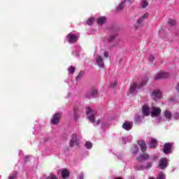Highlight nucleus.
I'll list each match as a JSON object with an SVG mask.
<instances>
[{
  "mask_svg": "<svg viewBox=\"0 0 179 179\" xmlns=\"http://www.w3.org/2000/svg\"><path fill=\"white\" fill-rule=\"evenodd\" d=\"M146 83H148V77L147 76H145L144 78V79L138 85V86L137 83H133L131 85L130 89H129V92H130L131 94H132V93H135V92H136V89H141V87H143V86H145L146 85Z\"/></svg>",
  "mask_w": 179,
  "mask_h": 179,
  "instance_id": "nucleus-1",
  "label": "nucleus"
},
{
  "mask_svg": "<svg viewBox=\"0 0 179 179\" xmlns=\"http://www.w3.org/2000/svg\"><path fill=\"white\" fill-rule=\"evenodd\" d=\"M62 115L59 113H55L51 118V124L52 125H57L61 121Z\"/></svg>",
  "mask_w": 179,
  "mask_h": 179,
  "instance_id": "nucleus-2",
  "label": "nucleus"
},
{
  "mask_svg": "<svg viewBox=\"0 0 179 179\" xmlns=\"http://www.w3.org/2000/svg\"><path fill=\"white\" fill-rule=\"evenodd\" d=\"M171 149H173V144L166 143L164 145L163 153H164V155H170V153H171Z\"/></svg>",
  "mask_w": 179,
  "mask_h": 179,
  "instance_id": "nucleus-3",
  "label": "nucleus"
},
{
  "mask_svg": "<svg viewBox=\"0 0 179 179\" xmlns=\"http://www.w3.org/2000/svg\"><path fill=\"white\" fill-rule=\"evenodd\" d=\"M169 159L167 158H162L159 160V167L162 170H164L167 167Z\"/></svg>",
  "mask_w": 179,
  "mask_h": 179,
  "instance_id": "nucleus-4",
  "label": "nucleus"
},
{
  "mask_svg": "<svg viewBox=\"0 0 179 179\" xmlns=\"http://www.w3.org/2000/svg\"><path fill=\"white\" fill-rule=\"evenodd\" d=\"M159 114H162V109L155 106H152L151 117H159Z\"/></svg>",
  "mask_w": 179,
  "mask_h": 179,
  "instance_id": "nucleus-5",
  "label": "nucleus"
},
{
  "mask_svg": "<svg viewBox=\"0 0 179 179\" xmlns=\"http://www.w3.org/2000/svg\"><path fill=\"white\" fill-rule=\"evenodd\" d=\"M151 98L154 101H157V99H162V92L159 90L152 92Z\"/></svg>",
  "mask_w": 179,
  "mask_h": 179,
  "instance_id": "nucleus-6",
  "label": "nucleus"
},
{
  "mask_svg": "<svg viewBox=\"0 0 179 179\" xmlns=\"http://www.w3.org/2000/svg\"><path fill=\"white\" fill-rule=\"evenodd\" d=\"M78 145H79V140L78 139L76 135H73L72 138L69 143L70 148H73V146H78Z\"/></svg>",
  "mask_w": 179,
  "mask_h": 179,
  "instance_id": "nucleus-7",
  "label": "nucleus"
},
{
  "mask_svg": "<svg viewBox=\"0 0 179 179\" xmlns=\"http://www.w3.org/2000/svg\"><path fill=\"white\" fill-rule=\"evenodd\" d=\"M97 94H99V90L96 88H92L87 94V97L88 99H94V97H97Z\"/></svg>",
  "mask_w": 179,
  "mask_h": 179,
  "instance_id": "nucleus-8",
  "label": "nucleus"
},
{
  "mask_svg": "<svg viewBox=\"0 0 179 179\" xmlns=\"http://www.w3.org/2000/svg\"><path fill=\"white\" fill-rule=\"evenodd\" d=\"M169 76L170 74H169L168 73H159L155 76V80H159L160 79H166V78H169Z\"/></svg>",
  "mask_w": 179,
  "mask_h": 179,
  "instance_id": "nucleus-9",
  "label": "nucleus"
},
{
  "mask_svg": "<svg viewBox=\"0 0 179 179\" xmlns=\"http://www.w3.org/2000/svg\"><path fill=\"white\" fill-rule=\"evenodd\" d=\"M67 36L69 37V43H70V44H75V43H76V41H78V36L77 35L69 34Z\"/></svg>",
  "mask_w": 179,
  "mask_h": 179,
  "instance_id": "nucleus-10",
  "label": "nucleus"
},
{
  "mask_svg": "<svg viewBox=\"0 0 179 179\" xmlns=\"http://www.w3.org/2000/svg\"><path fill=\"white\" fill-rule=\"evenodd\" d=\"M138 144L140 146L141 152H143V153H145V152H146L148 149V147H146V143H145V141L140 140L138 141Z\"/></svg>",
  "mask_w": 179,
  "mask_h": 179,
  "instance_id": "nucleus-11",
  "label": "nucleus"
},
{
  "mask_svg": "<svg viewBox=\"0 0 179 179\" xmlns=\"http://www.w3.org/2000/svg\"><path fill=\"white\" fill-rule=\"evenodd\" d=\"M142 112L143 115H145V117H148V115H150V108L146 105H144L143 106Z\"/></svg>",
  "mask_w": 179,
  "mask_h": 179,
  "instance_id": "nucleus-12",
  "label": "nucleus"
},
{
  "mask_svg": "<svg viewBox=\"0 0 179 179\" xmlns=\"http://www.w3.org/2000/svg\"><path fill=\"white\" fill-rule=\"evenodd\" d=\"M149 159H150L149 154H142L136 158V160H138V162H143V160H149Z\"/></svg>",
  "mask_w": 179,
  "mask_h": 179,
  "instance_id": "nucleus-13",
  "label": "nucleus"
},
{
  "mask_svg": "<svg viewBox=\"0 0 179 179\" xmlns=\"http://www.w3.org/2000/svg\"><path fill=\"white\" fill-rule=\"evenodd\" d=\"M96 62L100 68H104V62H103V57L99 55L96 57Z\"/></svg>",
  "mask_w": 179,
  "mask_h": 179,
  "instance_id": "nucleus-14",
  "label": "nucleus"
},
{
  "mask_svg": "<svg viewBox=\"0 0 179 179\" xmlns=\"http://www.w3.org/2000/svg\"><path fill=\"white\" fill-rule=\"evenodd\" d=\"M123 129H125L126 131H131L132 129V123L129 122H126L123 123L122 124Z\"/></svg>",
  "mask_w": 179,
  "mask_h": 179,
  "instance_id": "nucleus-15",
  "label": "nucleus"
},
{
  "mask_svg": "<svg viewBox=\"0 0 179 179\" xmlns=\"http://www.w3.org/2000/svg\"><path fill=\"white\" fill-rule=\"evenodd\" d=\"M125 2H127V0H122L121 3L119 4V6L115 8L116 12H121L122 9H124L125 6Z\"/></svg>",
  "mask_w": 179,
  "mask_h": 179,
  "instance_id": "nucleus-16",
  "label": "nucleus"
},
{
  "mask_svg": "<svg viewBox=\"0 0 179 179\" xmlns=\"http://www.w3.org/2000/svg\"><path fill=\"white\" fill-rule=\"evenodd\" d=\"M148 16H149V14L145 13L143 16H141L140 18H138L137 20L138 24H142V23L143 22V20H145V19H148Z\"/></svg>",
  "mask_w": 179,
  "mask_h": 179,
  "instance_id": "nucleus-17",
  "label": "nucleus"
},
{
  "mask_svg": "<svg viewBox=\"0 0 179 179\" xmlns=\"http://www.w3.org/2000/svg\"><path fill=\"white\" fill-rule=\"evenodd\" d=\"M106 17H100L96 20V23L99 26H102L106 22Z\"/></svg>",
  "mask_w": 179,
  "mask_h": 179,
  "instance_id": "nucleus-18",
  "label": "nucleus"
},
{
  "mask_svg": "<svg viewBox=\"0 0 179 179\" xmlns=\"http://www.w3.org/2000/svg\"><path fill=\"white\" fill-rule=\"evenodd\" d=\"M164 115L167 120H171V117H173V113H171V111L166 110L164 111Z\"/></svg>",
  "mask_w": 179,
  "mask_h": 179,
  "instance_id": "nucleus-19",
  "label": "nucleus"
},
{
  "mask_svg": "<svg viewBox=\"0 0 179 179\" xmlns=\"http://www.w3.org/2000/svg\"><path fill=\"white\" fill-rule=\"evenodd\" d=\"M62 177L63 178H68V177H69V171H68V169H64L62 171Z\"/></svg>",
  "mask_w": 179,
  "mask_h": 179,
  "instance_id": "nucleus-20",
  "label": "nucleus"
},
{
  "mask_svg": "<svg viewBox=\"0 0 179 179\" xmlns=\"http://www.w3.org/2000/svg\"><path fill=\"white\" fill-rule=\"evenodd\" d=\"M156 145H157V141H156V139L155 138L152 139L150 141V148H156Z\"/></svg>",
  "mask_w": 179,
  "mask_h": 179,
  "instance_id": "nucleus-21",
  "label": "nucleus"
},
{
  "mask_svg": "<svg viewBox=\"0 0 179 179\" xmlns=\"http://www.w3.org/2000/svg\"><path fill=\"white\" fill-rule=\"evenodd\" d=\"M149 179H155V178H152V177H150ZM157 179H166V176L164 175V173L163 172H160L159 173V176Z\"/></svg>",
  "mask_w": 179,
  "mask_h": 179,
  "instance_id": "nucleus-22",
  "label": "nucleus"
},
{
  "mask_svg": "<svg viewBox=\"0 0 179 179\" xmlns=\"http://www.w3.org/2000/svg\"><path fill=\"white\" fill-rule=\"evenodd\" d=\"M115 38H117L116 34L110 35L109 36V38H108V43H113V41H114V40H115Z\"/></svg>",
  "mask_w": 179,
  "mask_h": 179,
  "instance_id": "nucleus-23",
  "label": "nucleus"
},
{
  "mask_svg": "<svg viewBox=\"0 0 179 179\" xmlns=\"http://www.w3.org/2000/svg\"><path fill=\"white\" fill-rule=\"evenodd\" d=\"M141 122H142V117H141L139 115H136L135 116V123L139 124Z\"/></svg>",
  "mask_w": 179,
  "mask_h": 179,
  "instance_id": "nucleus-24",
  "label": "nucleus"
},
{
  "mask_svg": "<svg viewBox=\"0 0 179 179\" xmlns=\"http://www.w3.org/2000/svg\"><path fill=\"white\" fill-rule=\"evenodd\" d=\"M85 148L87 149H92L93 148V144L90 141L85 142Z\"/></svg>",
  "mask_w": 179,
  "mask_h": 179,
  "instance_id": "nucleus-25",
  "label": "nucleus"
},
{
  "mask_svg": "<svg viewBox=\"0 0 179 179\" xmlns=\"http://www.w3.org/2000/svg\"><path fill=\"white\" fill-rule=\"evenodd\" d=\"M148 5H149V3H148V1L143 0V1L141 2V7L143 8H145L148 6Z\"/></svg>",
  "mask_w": 179,
  "mask_h": 179,
  "instance_id": "nucleus-26",
  "label": "nucleus"
},
{
  "mask_svg": "<svg viewBox=\"0 0 179 179\" xmlns=\"http://www.w3.org/2000/svg\"><path fill=\"white\" fill-rule=\"evenodd\" d=\"M83 75H85V72L83 71H80L78 76L76 77V80H80Z\"/></svg>",
  "mask_w": 179,
  "mask_h": 179,
  "instance_id": "nucleus-27",
  "label": "nucleus"
},
{
  "mask_svg": "<svg viewBox=\"0 0 179 179\" xmlns=\"http://www.w3.org/2000/svg\"><path fill=\"white\" fill-rule=\"evenodd\" d=\"M88 120H90V121L92 122V124H94V122H96V117H94V115L89 116Z\"/></svg>",
  "mask_w": 179,
  "mask_h": 179,
  "instance_id": "nucleus-28",
  "label": "nucleus"
},
{
  "mask_svg": "<svg viewBox=\"0 0 179 179\" xmlns=\"http://www.w3.org/2000/svg\"><path fill=\"white\" fill-rule=\"evenodd\" d=\"M75 69H76L75 66H71L69 68V73H71V74L75 73Z\"/></svg>",
  "mask_w": 179,
  "mask_h": 179,
  "instance_id": "nucleus-29",
  "label": "nucleus"
},
{
  "mask_svg": "<svg viewBox=\"0 0 179 179\" xmlns=\"http://www.w3.org/2000/svg\"><path fill=\"white\" fill-rule=\"evenodd\" d=\"M94 22V19L93 18H90L87 20V24H88V26H92V24H93V22Z\"/></svg>",
  "mask_w": 179,
  "mask_h": 179,
  "instance_id": "nucleus-30",
  "label": "nucleus"
},
{
  "mask_svg": "<svg viewBox=\"0 0 179 179\" xmlns=\"http://www.w3.org/2000/svg\"><path fill=\"white\" fill-rule=\"evenodd\" d=\"M168 24H169L170 26H174V24H176V20H174L173 19H169L168 20Z\"/></svg>",
  "mask_w": 179,
  "mask_h": 179,
  "instance_id": "nucleus-31",
  "label": "nucleus"
},
{
  "mask_svg": "<svg viewBox=\"0 0 179 179\" xmlns=\"http://www.w3.org/2000/svg\"><path fill=\"white\" fill-rule=\"evenodd\" d=\"M42 179H58V178L54 175H51L50 176L45 177Z\"/></svg>",
  "mask_w": 179,
  "mask_h": 179,
  "instance_id": "nucleus-32",
  "label": "nucleus"
},
{
  "mask_svg": "<svg viewBox=\"0 0 179 179\" xmlns=\"http://www.w3.org/2000/svg\"><path fill=\"white\" fill-rule=\"evenodd\" d=\"M90 113H92V108H90V107L87 108V111H86L87 115H89V114H90Z\"/></svg>",
  "mask_w": 179,
  "mask_h": 179,
  "instance_id": "nucleus-33",
  "label": "nucleus"
},
{
  "mask_svg": "<svg viewBox=\"0 0 179 179\" xmlns=\"http://www.w3.org/2000/svg\"><path fill=\"white\" fill-rule=\"evenodd\" d=\"M74 119L75 120H79V115H78V113L74 110Z\"/></svg>",
  "mask_w": 179,
  "mask_h": 179,
  "instance_id": "nucleus-34",
  "label": "nucleus"
},
{
  "mask_svg": "<svg viewBox=\"0 0 179 179\" xmlns=\"http://www.w3.org/2000/svg\"><path fill=\"white\" fill-rule=\"evenodd\" d=\"M79 179H85V174H83V173L82 172L80 173Z\"/></svg>",
  "mask_w": 179,
  "mask_h": 179,
  "instance_id": "nucleus-35",
  "label": "nucleus"
},
{
  "mask_svg": "<svg viewBox=\"0 0 179 179\" xmlns=\"http://www.w3.org/2000/svg\"><path fill=\"white\" fill-rule=\"evenodd\" d=\"M108 55H110V53L107 51L103 52V57H105V58H108Z\"/></svg>",
  "mask_w": 179,
  "mask_h": 179,
  "instance_id": "nucleus-36",
  "label": "nucleus"
},
{
  "mask_svg": "<svg viewBox=\"0 0 179 179\" xmlns=\"http://www.w3.org/2000/svg\"><path fill=\"white\" fill-rule=\"evenodd\" d=\"M17 177V173H15V175H12L10 176L9 179H15Z\"/></svg>",
  "mask_w": 179,
  "mask_h": 179,
  "instance_id": "nucleus-37",
  "label": "nucleus"
},
{
  "mask_svg": "<svg viewBox=\"0 0 179 179\" xmlns=\"http://www.w3.org/2000/svg\"><path fill=\"white\" fill-rule=\"evenodd\" d=\"M152 167V163L148 162L146 165V169H150Z\"/></svg>",
  "mask_w": 179,
  "mask_h": 179,
  "instance_id": "nucleus-38",
  "label": "nucleus"
},
{
  "mask_svg": "<svg viewBox=\"0 0 179 179\" xmlns=\"http://www.w3.org/2000/svg\"><path fill=\"white\" fill-rule=\"evenodd\" d=\"M137 170H139V171L143 170V166L142 165L137 166Z\"/></svg>",
  "mask_w": 179,
  "mask_h": 179,
  "instance_id": "nucleus-39",
  "label": "nucleus"
},
{
  "mask_svg": "<svg viewBox=\"0 0 179 179\" xmlns=\"http://www.w3.org/2000/svg\"><path fill=\"white\" fill-rule=\"evenodd\" d=\"M150 61H155V56L150 55Z\"/></svg>",
  "mask_w": 179,
  "mask_h": 179,
  "instance_id": "nucleus-40",
  "label": "nucleus"
},
{
  "mask_svg": "<svg viewBox=\"0 0 179 179\" xmlns=\"http://www.w3.org/2000/svg\"><path fill=\"white\" fill-rule=\"evenodd\" d=\"M111 86H113V87H115L117 86V83L114 82L111 84Z\"/></svg>",
  "mask_w": 179,
  "mask_h": 179,
  "instance_id": "nucleus-41",
  "label": "nucleus"
},
{
  "mask_svg": "<svg viewBox=\"0 0 179 179\" xmlns=\"http://www.w3.org/2000/svg\"><path fill=\"white\" fill-rule=\"evenodd\" d=\"M176 90H177V92H179V83L177 84Z\"/></svg>",
  "mask_w": 179,
  "mask_h": 179,
  "instance_id": "nucleus-42",
  "label": "nucleus"
},
{
  "mask_svg": "<svg viewBox=\"0 0 179 179\" xmlns=\"http://www.w3.org/2000/svg\"><path fill=\"white\" fill-rule=\"evenodd\" d=\"M96 123H97V125H99L100 124V120H97Z\"/></svg>",
  "mask_w": 179,
  "mask_h": 179,
  "instance_id": "nucleus-43",
  "label": "nucleus"
},
{
  "mask_svg": "<svg viewBox=\"0 0 179 179\" xmlns=\"http://www.w3.org/2000/svg\"><path fill=\"white\" fill-rule=\"evenodd\" d=\"M129 3H132V0H128Z\"/></svg>",
  "mask_w": 179,
  "mask_h": 179,
  "instance_id": "nucleus-44",
  "label": "nucleus"
}]
</instances>
